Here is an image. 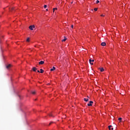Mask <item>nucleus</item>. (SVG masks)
Wrapping results in <instances>:
<instances>
[{
    "label": "nucleus",
    "instance_id": "1",
    "mask_svg": "<svg viewBox=\"0 0 130 130\" xmlns=\"http://www.w3.org/2000/svg\"><path fill=\"white\" fill-rule=\"evenodd\" d=\"M34 28H35V26L34 25H30L29 27V29H30V30H33Z\"/></svg>",
    "mask_w": 130,
    "mask_h": 130
},
{
    "label": "nucleus",
    "instance_id": "2",
    "mask_svg": "<svg viewBox=\"0 0 130 130\" xmlns=\"http://www.w3.org/2000/svg\"><path fill=\"white\" fill-rule=\"evenodd\" d=\"M92 104H93V101H90L89 103L87 104L88 106H92Z\"/></svg>",
    "mask_w": 130,
    "mask_h": 130
},
{
    "label": "nucleus",
    "instance_id": "3",
    "mask_svg": "<svg viewBox=\"0 0 130 130\" xmlns=\"http://www.w3.org/2000/svg\"><path fill=\"white\" fill-rule=\"evenodd\" d=\"M93 61H94V59H92V60L91 59H89V63H90V64L93 65V63L92 62H93Z\"/></svg>",
    "mask_w": 130,
    "mask_h": 130
},
{
    "label": "nucleus",
    "instance_id": "4",
    "mask_svg": "<svg viewBox=\"0 0 130 130\" xmlns=\"http://www.w3.org/2000/svg\"><path fill=\"white\" fill-rule=\"evenodd\" d=\"M11 67H12V65H11V64H9L6 66V68L7 69V70H9V69H10Z\"/></svg>",
    "mask_w": 130,
    "mask_h": 130
},
{
    "label": "nucleus",
    "instance_id": "5",
    "mask_svg": "<svg viewBox=\"0 0 130 130\" xmlns=\"http://www.w3.org/2000/svg\"><path fill=\"white\" fill-rule=\"evenodd\" d=\"M101 45H102V46H105L106 45V43H105V42H102V43H101Z\"/></svg>",
    "mask_w": 130,
    "mask_h": 130
},
{
    "label": "nucleus",
    "instance_id": "6",
    "mask_svg": "<svg viewBox=\"0 0 130 130\" xmlns=\"http://www.w3.org/2000/svg\"><path fill=\"white\" fill-rule=\"evenodd\" d=\"M44 64V61H41L40 62H39V64Z\"/></svg>",
    "mask_w": 130,
    "mask_h": 130
},
{
    "label": "nucleus",
    "instance_id": "7",
    "mask_svg": "<svg viewBox=\"0 0 130 130\" xmlns=\"http://www.w3.org/2000/svg\"><path fill=\"white\" fill-rule=\"evenodd\" d=\"M40 73L41 74H43V73H44V70L43 69H40Z\"/></svg>",
    "mask_w": 130,
    "mask_h": 130
},
{
    "label": "nucleus",
    "instance_id": "8",
    "mask_svg": "<svg viewBox=\"0 0 130 130\" xmlns=\"http://www.w3.org/2000/svg\"><path fill=\"white\" fill-rule=\"evenodd\" d=\"M37 68L35 67L32 68V71H34V72H36L37 70Z\"/></svg>",
    "mask_w": 130,
    "mask_h": 130
},
{
    "label": "nucleus",
    "instance_id": "9",
    "mask_svg": "<svg viewBox=\"0 0 130 130\" xmlns=\"http://www.w3.org/2000/svg\"><path fill=\"white\" fill-rule=\"evenodd\" d=\"M84 101L85 102H88V101H89V99H88L84 98Z\"/></svg>",
    "mask_w": 130,
    "mask_h": 130
},
{
    "label": "nucleus",
    "instance_id": "10",
    "mask_svg": "<svg viewBox=\"0 0 130 130\" xmlns=\"http://www.w3.org/2000/svg\"><path fill=\"white\" fill-rule=\"evenodd\" d=\"M55 70V67H53V69H51L50 70V71H51V72H52V71H54Z\"/></svg>",
    "mask_w": 130,
    "mask_h": 130
},
{
    "label": "nucleus",
    "instance_id": "11",
    "mask_svg": "<svg viewBox=\"0 0 130 130\" xmlns=\"http://www.w3.org/2000/svg\"><path fill=\"white\" fill-rule=\"evenodd\" d=\"M101 72H104V69L103 68H100Z\"/></svg>",
    "mask_w": 130,
    "mask_h": 130
},
{
    "label": "nucleus",
    "instance_id": "12",
    "mask_svg": "<svg viewBox=\"0 0 130 130\" xmlns=\"http://www.w3.org/2000/svg\"><path fill=\"white\" fill-rule=\"evenodd\" d=\"M64 39L63 40H62V42H63V41L64 42L67 40V38H66V37H64Z\"/></svg>",
    "mask_w": 130,
    "mask_h": 130
},
{
    "label": "nucleus",
    "instance_id": "13",
    "mask_svg": "<svg viewBox=\"0 0 130 130\" xmlns=\"http://www.w3.org/2000/svg\"><path fill=\"white\" fill-rule=\"evenodd\" d=\"M31 94L35 95L36 94V91H31Z\"/></svg>",
    "mask_w": 130,
    "mask_h": 130
},
{
    "label": "nucleus",
    "instance_id": "14",
    "mask_svg": "<svg viewBox=\"0 0 130 130\" xmlns=\"http://www.w3.org/2000/svg\"><path fill=\"white\" fill-rule=\"evenodd\" d=\"M26 41L27 42H29V41H30V38H28L27 39H26Z\"/></svg>",
    "mask_w": 130,
    "mask_h": 130
},
{
    "label": "nucleus",
    "instance_id": "15",
    "mask_svg": "<svg viewBox=\"0 0 130 130\" xmlns=\"http://www.w3.org/2000/svg\"><path fill=\"white\" fill-rule=\"evenodd\" d=\"M49 116H51V117H54V116H53L52 115V114H51V113L49 114Z\"/></svg>",
    "mask_w": 130,
    "mask_h": 130
},
{
    "label": "nucleus",
    "instance_id": "16",
    "mask_svg": "<svg viewBox=\"0 0 130 130\" xmlns=\"http://www.w3.org/2000/svg\"><path fill=\"white\" fill-rule=\"evenodd\" d=\"M111 127H112V125L109 126V129H111Z\"/></svg>",
    "mask_w": 130,
    "mask_h": 130
},
{
    "label": "nucleus",
    "instance_id": "17",
    "mask_svg": "<svg viewBox=\"0 0 130 130\" xmlns=\"http://www.w3.org/2000/svg\"><path fill=\"white\" fill-rule=\"evenodd\" d=\"M99 3H100V2L99 0H97L96 2V4H99Z\"/></svg>",
    "mask_w": 130,
    "mask_h": 130
},
{
    "label": "nucleus",
    "instance_id": "18",
    "mask_svg": "<svg viewBox=\"0 0 130 130\" xmlns=\"http://www.w3.org/2000/svg\"><path fill=\"white\" fill-rule=\"evenodd\" d=\"M44 9H46V8H47V5H44Z\"/></svg>",
    "mask_w": 130,
    "mask_h": 130
},
{
    "label": "nucleus",
    "instance_id": "19",
    "mask_svg": "<svg viewBox=\"0 0 130 130\" xmlns=\"http://www.w3.org/2000/svg\"><path fill=\"white\" fill-rule=\"evenodd\" d=\"M53 12H54V11H55V10H57V8H53Z\"/></svg>",
    "mask_w": 130,
    "mask_h": 130
},
{
    "label": "nucleus",
    "instance_id": "20",
    "mask_svg": "<svg viewBox=\"0 0 130 130\" xmlns=\"http://www.w3.org/2000/svg\"><path fill=\"white\" fill-rule=\"evenodd\" d=\"M98 8H95L94 9V11H98Z\"/></svg>",
    "mask_w": 130,
    "mask_h": 130
},
{
    "label": "nucleus",
    "instance_id": "21",
    "mask_svg": "<svg viewBox=\"0 0 130 130\" xmlns=\"http://www.w3.org/2000/svg\"><path fill=\"white\" fill-rule=\"evenodd\" d=\"M121 119H122V118H118V120H119L120 121V120H121Z\"/></svg>",
    "mask_w": 130,
    "mask_h": 130
},
{
    "label": "nucleus",
    "instance_id": "22",
    "mask_svg": "<svg viewBox=\"0 0 130 130\" xmlns=\"http://www.w3.org/2000/svg\"><path fill=\"white\" fill-rule=\"evenodd\" d=\"M54 122H51L50 123H49V125H50V124H52V123H53Z\"/></svg>",
    "mask_w": 130,
    "mask_h": 130
},
{
    "label": "nucleus",
    "instance_id": "23",
    "mask_svg": "<svg viewBox=\"0 0 130 130\" xmlns=\"http://www.w3.org/2000/svg\"><path fill=\"white\" fill-rule=\"evenodd\" d=\"M11 10L13 11V10H14V8H11Z\"/></svg>",
    "mask_w": 130,
    "mask_h": 130
},
{
    "label": "nucleus",
    "instance_id": "24",
    "mask_svg": "<svg viewBox=\"0 0 130 130\" xmlns=\"http://www.w3.org/2000/svg\"><path fill=\"white\" fill-rule=\"evenodd\" d=\"M101 17H104V15H101Z\"/></svg>",
    "mask_w": 130,
    "mask_h": 130
},
{
    "label": "nucleus",
    "instance_id": "25",
    "mask_svg": "<svg viewBox=\"0 0 130 130\" xmlns=\"http://www.w3.org/2000/svg\"><path fill=\"white\" fill-rule=\"evenodd\" d=\"M71 27H72V28H74V25H72Z\"/></svg>",
    "mask_w": 130,
    "mask_h": 130
},
{
    "label": "nucleus",
    "instance_id": "26",
    "mask_svg": "<svg viewBox=\"0 0 130 130\" xmlns=\"http://www.w3.org/2000/svg\"><path fill=\"white\" fill-rule=\"evenodd\" d=\"M38 73H40V71L39 70L37 71Z\"/></svg>",
    "mask_w": 130,
    "mask_h": 130
},
{
    "label": "nucleus",
    "instance_id": "27",
    "mask_svg": "<svg viewBox=\"0 0 130 130\" xmlns=\"http://www.w3.org/2000/svg\"><path fill=\"white\" fill-rule=\"evenodd\" d=\"M111 129L113 130V128H111Z\"/></svg>",
    "mask_w": 130,
    "mask_h": 130
},
{
    "label": "nucleus",
    "instance_id": "28",
    "mask_svg": "<svg viewBox=\"0 0 130 130\" xmlns=\"http://www.w3.org/2000/svg\"><path fill=\"white\" fill-rule=\"evenodd\" d=\"M46 11H48V9H46Z\"/></svg>",
    "mask_w": 130,
    "mask_h": 130
},
{
    "label": "nucleus",
    "instance_id": "29",
    "mask_svg": "<svg viewBox=\"0 0 130 130\" xmlns=\"http://www.w3.org/2000/svg\"><path fill=\"white\" fill-rule=\"evenodd\" d=\"M87 98H89V96H87Z\"/></svg>",
    "mask_w": 130,
    "mask_h": 130
}]
</instances>
